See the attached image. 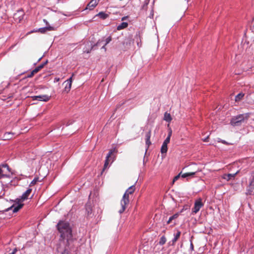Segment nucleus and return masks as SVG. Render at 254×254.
Masks as SVG:
<instances>
[{"label": "nucleus", "instance_id": "1", "mask_svg": "<svg viewBox=\"0 0 254 254\" xmlns=\"http://www.w3.org/2000/svg\"><path fill=\"white\" fill-rule=\"evenodd\" d=\"M57 228L61 233V237L63 238V240L60 242V245L62 244L64 245L65 243L68 244V245L65 246H69L70 249L71 247L69 246L73 241L72 238V231L71 229L67 222L60 221L57 224Z\"/></svg>", "mask_w": 254, "mask_h": 254}, {"label": "nucleus", "instance_id": "2", "mask_svg": "<svg viewBox=\"0 0 254 254\" xmlns=\"http://www.w3.org/2000/svg\"><path fill=\"white\" fill-rule=\"evenodd\" d=\"M32 189H28L23 194L21 195L20 198H17L14 203L9 207L5 209V211H8L9 210H12L13 212H17L23 206V201L27 199L31 192Z\"/></svg>", "mask_w": 254, "mask_h": 254}, {"label": "nucleus", "instance_id": "3", "mask_svg": "<svg viewBox=\"0 0 254 254\" xmlns=\"http://www.w3.org/2000/svg\"><path fill=\"white\" fill-rule=\"evenodd\" d=\"M135 190L134 186H131L128 188L124 193L121 200V208L119 210L120 214L123 213L126 210L127 205L129 203V194H132Z\"/></svg>", "mask_w": 254, "mask_h": 254}, {"label": "nucleus", "instance_id": "4", "mask_svg": "<svg viewBox=\"0 0 254 254\" xmlns=\"http://www.w3.org/2000/svg\"><path fill=\"white\" fill-rule=\"evenodd\" d=\"M250 115L251 113H247L234 116L232 118L230 124L233 126H239L248 120Z\"/></svg>", "mask_w": 254, "mask_h": 254}, {"label": "nucleus", "instance_id": "5", "mask_svg": "<svg viewBox=\"0 0 254 254\" xmlns=\"http://www.w3.org/2000/svg\"><path fill=\"white\" fill-rule=\"evenodd\" d=\"M203 205L201 198H199L196 199L194 202V206L192 209V214L197 213Z\"/></svg>", "mask_w": 254, "mask_h": 254}, {"label": "nucleus", "instance_id": "6", "mask_svg": "<svg viewBox=\"0 0 254 254\" xmlns=\"http://www.w3.org/2000/svg\"><path fill=\"white\" fill-rule=\"evenodd\" d=\"M5 170L8 171H9V168L8 165L5 164L0 166V179L4 177H7V175L4 174Z\"/></svg>", "mask_w": 254, "mask_h": 254}, {"label": "nucleus", "instance_id": "7", "mask_svg": "<svg viewBox=\"0 0 254 254\" xmlns=\"http://www.w3.org/2000/svg\"><path fill=\"white\" fill-rule=\"evenodd\" d=\"M33 100H37L39 101H45L47 102L49 101L50 99V97L46 95H39V96H34L32 97Z\"/></svg>", "mask_w": 254, "mask_h": 254}, {"label": "nucleus", "instance_id": "8", "mask_svg": "<svg viewBox=\"0 0 254 254\" xmlns=\"http://www.w3.org/2000/svg\"><path fill=\"white\" fill-rule=\"evenodd\" d=\"M98 0H91L87 5L85 9H89L90 10L93 9L98 4Z\"/></svg>", "mask_w": 254, "mask_h": 254}, {"label": "nucleus", "instance_id": "9", "mask_svg": "<svg viewBox=\"0 0 254 254\" xmlns=\"http://www.w3.org/2000/svg\"><path fill=\"white\" fill-rule=\"evenodd\" d=\"M112 41V37L111 36H108L106 38H103L101 40H99L96 43V45H99L102 43L104 42V44L105 45H107L108 44H109L111 41Z\"/></svg>", "mask_w": 254, "mask_h": 254}, {"label": "nucleus", "instance_id": "10", "mask_svg": "<svg viewBox=\"0 0 254 254\" xmlns=\"http://www.w3.org/2000/svg\"><path fill=\"white\" fill-rule=\"evenodd\" d=\"M74 75V74H72V76L67 79L64 82L66 83L64 89L66 91H69L71 88V83L72 81V77Z\"/></svg>", "mask_w": 254, "mask_h": 254}, {"label": "nucleus", "instance_id": "11", "mask_svg": "<svg viewBox=\"0 0 254 254\" xmlns=\"http://www.w3.org/2000/svg\"><path fill=\"white\" fill-rule=\"evenodd\" d=\"M114 152V149L111 150L109 151V153L107 154L106 158L105 161V164L104 165V170H105L108 167L109 163V161H110V158L111 157V155Z\"/></svg>", "mask_w": 254, "mask_h": 254}, {"label": "nucleus", "instance_id": "12", "mask_svg": "<svg viewBox=\"0 0 254 254\" xmlns=\"http://www.w3.org/2000/svg\"><path fill=\"white\" fill-rule=\"evenodd\" d=\"M55 29L52 26H47L45 27L40 28L38 29H36V32H39L41 33H44L46 32L47 31H51L54 30Z\"/></svg>", "mask_w": 254, "mask_h": 254}, {"label": "nucleus", "instance_id": "13", "mask_svg": "<svg viewBox=\"0 0 254 254\" xmlns=\"http://www.w3.org/2000/svg\"><path fill=\"white\" fill-rule=\"evenodd\" d=\"M181 232L178 231L176 234H174V238L173 239L171 242H170V244L171 245H174L175 243L177 241L181 236Z\"/></svg>", "mask_w": 254, "mask_h": 254}, {"label": "nucleus", "instance_id": "14", "mask_svg": "<svg viewBox=\"0 0 254 254\" xmlns=\"http://www.w3.org/2000/svg\"><path fill=\"white\" fill-rule=\"evenodd\" d=\"M238 171H237L236 173L234 174H224L222 176V178L227 180L229 181L232 178H234L236 175L238 174Z\"/></svg>", "mask_w": 254, "mask_h": 254}, {"label": "nucleus", "instance_id": "15", "mask_svg": "<svg viewBox=\"0 0 254 254\" xmlns=\"http://www.w3.org/2000/svg\"><path fill=\"white\" fill-rule=\"evenodd\" d=\"M70 250V249L69 246H65L64 251H62L60 247L58 248V252L61 253V254H69Z\"/></svg>", "mask_w": 254, "mask_h": 254}, {"label": "nucleus", "instance_id": "16", "mask_svg": "<svg viewBox=\"0 0 254 254\" xmlns=\"http://www.w3.org/2000/svg\"><path fill=\"white\" fill-rule=\"evenodd\" d=\"M151 137V131L149 130L145 134V140H146V145L147 146V148H148L149 145L151 144V141L150 140Z\"/></svg>", "mask_w": 254, "mask_h": 254}, {"label": "nucleus", "instance_id": "17", "mask_svg": "<svg viewBox=\"0 0 254 254\" xmlns=\"http://www.w3.org/2000/svg\"><path fill=\"white\" fill-rule=\"evenodd\" d=\"M249 187L254 189V171L251 174V177L249 179Z\"/></svg>", "mask_w": 254, "mask_h": 254}, {"label": "nucleus", "instance_id": "18", "mask_svg": "<svg viewBox=\"0 0 254 254\" xmlns=\"http://www.w3.org/2000/svg\"><path fill=\"white\" fill-rule=\"evenodd\" d=\"M48 63V61L45 62L44 64H42L39 65L38 66L36 67L33 71H32V74H34L35 73L38 72L40 69L43 68L44 66L47 64Z\"/></svg>", "mask_w": 254, "mask_h": 254}, {"label": "nucleus", "instance_id": "19", "mask_svg": "<svg viewBox=\"0 0 254 254\" xmlns=\"http://www.w3.org/2000/svg\"><path fill=\"white\" fill-rule=\"evenodd\" d=\"M13 135V133L11 132H5L3 134V139L4 140L10 139L11 138H12Z\"/></svg>", "mask_w": 254, "mask_h": 254}, {"label": "nucleus", "instance_id": "20", "mask_svg": "<svg viewBox=\"0 0 254 254\" xmlns=\"http://www.w3.org/2000/svg\"><path fill=\"white\" fill-rule=\"evenodd\" d=\"M128 26V23L126 22H123L117 26V30H121L127 28Z\"/></svg>", "mask_w": 254, "mask_h": 254}, {"label": "nucleus", "instance_id": "21", "mask_svg": "<svg viewBox=\"0 0 254 254\" xmlns=\"http://www.w3.org/2000/svg\"><path fill=\"white\" fill-rule=\"evenodd\" d=\"M172 119L170 114L168 113L167 112L165 113L164 116V120L165 121H166L168 123H170L171 121H172Z\"/></svg>", "mask_w": 254, "mask_h": 254}, {"label": "nucleus", "instance_id": "22", "mask_svg": "<svg viewBox=\"0 0 254 254\" xmlns=\"http://www.w3.org/2000/svg\"><path fill=\"white\" fill-rule=\"evenodd\" d=\"M179 216V213H177L175 214L174 215H172V216H171L169 218V220L167 221V224H170L172 221L173 220L177 219Z\"/></svg>", "mask_w": 254, "mask_h": 254}, {"label": "nucleus", "instance_id": "23", "mask_svg": "<svg viewBox=\"0 0 254 254\" xmlns=\"http://www.w3.org/2000/svg\"><path fill=\"white\" fill-rule=\"evenodd\" d=\"M97 15L100 17L101 18V19H105L106 18H107V17H109V14L106 13H105L104 12H99Z\"/></svg>", "mask_w": 254, "mask_h": 254}, {"label": "nucleus", "instance_id": "24", "mask_svg": "<svg viewBox=\"0 0 254 254\" xmlns=\"http://www.w3.org/2000/svg\"><path fill=\"white\" fill-rule=\"evenodd\" d=\"M195 174V172L186 173L183 174L181 176L182 178H185L188 177L193 176Z\"/></svg>", "mask_w": 254, "mask_h": 254}, {"label": "nucleus", "instance_id": "25", "mask_svg": "<svg viewBox=\"0 0 254 254\" xmlns=\"http://www.w3.org/2000/svg\"><path fill=\"white\" fill-rule=\"evenodd\" d=\"M168 147L167 145L163 143L161 148V152L162 153H166L167 152Z\"/></svg>", "mask_w": 254, "mask_h": 254}, {"label": "nucleus", "instance_id": "26", "mask_svg": "<svg viewBox=\"0 0 254 254\" xmlns=\"http://www.w3.org/2000/svg\"><path fill=\"white\" fill-rule=\"evenodd\" d=\"M135 37L136 38L137 45L138 47H141V43H140L141 39H140V33L139 32L136 34Z\"/></svg>", "mask_w": 254, "mask_h": 254}, {"label": "nucleus", "instance_id": "27", "mask_svg": "<svg viewBox=\"0 0 254 254\" xmlns=\"http://www.w3.org/2000/svg\"><path fill=\"white\" fill-rule=\"evenodd\" d=\"M244 96L243 93H239L235 97V101L238 102L240 101Z\"/></svg>", "mask_w": 254, "mask_h": 254}, {"label": "nucleus", "instance_id": "28", "mask_svg": "<svg viewBox=\"0 0 254 254\" xmlns=\"http://www.w3.org/2000/svg\"><path fill=\"white\" fill-rule=\"evenodd\" d=\"M254 190V189L251 188L249 186L248 188H247V191H246V194L247 195H252L253 194V191Z\"/></svg>", "mask_w": 254, "mask_h": 254}, {"label": "nucleus", "instance_id": "29", "mask_svg": "<svg viewBox=\"0 0 254 254\" xmlns=\"http://www.w3.org/2000/svg\"><path fill=\"white\" fill-rule=\"evenodd\" d=\"M166 242V238L164 236H163L160 238L159 243L160 245H163L164 244H165Z\"/></svg>", "mask_w": 254, "mask_h": 254}, {"label": "nucleus", "instance_id": "30", "mask_svg": "<svg viewBox=\"0 0 254 254\" xmlns=\"http://www.w3.org/2000/svg\"><path fill=\"white\" fill-rule=\"evenodd\" d=\"M86 210L87 212V214L89 215L92 212V208L90 205H86Z\"/></svg>", "mask_w": 254, "mask_h": 254}, {"label": "nucleus", "instance_id": "31", "mask_svg": "<svg viewBox=\"0 0 254 254\" xmlns=\"http://www.w3.org/2000/svg\"><path fill=\"white\" fill-rule=\"evenodd\" d=\"M170 138L169 136H167V138L165 139L163 143L168 145V144L170 142Z\"/></svg>", "mask_w": 254, "mask_h": 254}, {"label": "nucleus", "instance_id": "32", "mask_svg": "<svg viewBox=\"0 0 254 254\" xmlns=\"http://www.w3.org/2000/svg\"><path fill=\"white\" fill-rule=\"evenodd\" d=\"M60 13L66 16H70L73 15V13L71 12L68 13L67 14H65L63 12H60Z\"/></svg>", "mask_w": 254, "mask_h": 254}, {"label": "nucleus", "instance_id": "33", "mask_svg": "<svg viewBox=\"0 0 254 254\" xmlns=\"http://www.w3.org/2000/svg\"><path fill=\"white\" fill-rule=\"evenodd\" d=\"M37 179H34L30 183V186H32V185H34L36 184V183L37 182Z\"/></svg>", "mask_w": 254, "mask_h": 254}, {"label": "nucleus", "instance_id": "34", "mask_svg": "<svg viewBox=\"0 0 254 254\" xmlns=\"http://www.w3.org/2000/svg\"><path fill=\"white\" fill-rule=\"evenodd\" d=\"M190 249L191 251H192L194 250L193 245V244H192V243L191 242H190Z\"/></svg>", "mask_w": 254, "mask_h": 254}, {"label": "nucleus", "instance_id": "35", "mask_svg": "<svg viewBox=\"0 0 254 254\" xmlns=\"http://www.w3.org/2000/svg\"><path fill=\"white\" fill-rule=\"evenodd\" d=\"M172 130L171 129H170L169 130L168 136H169V137L171 138V136L172 135Z\"/></svg>", "mask_w": 254, "mask_h": 254}, {"label": "nucleus", "instance_id": "36", "mask_svg": "<svg viewBox=\"0 0 254 254\" xmlns=\"http://www.w3.org/2000/svg\"><path fill=\"white\" fill-rule=\"evenodd\" d=\"M17 249H16V248H15V249L13 250V251H12L11 253H9V254H15V253H16V252H17Z\"/></svg>", "mask_w": 254, "mask_h": 254}, {"label": "nucleus", "instance_id": "37", "mask_svg": "<svg viewBox=\"0 0 254 254\" xmlns=\"http://www.w3.org/2000/svg\"><path fill=\"white\" fill-rule=\"evenodd\" d=\"M180 177V174L176 176L173 180V182L177 181Z\"/></svg>", "mask_w": 254, "mask_h": 254}, {"label": "nucleus", "instance_id": "38", "mask_svg": "<svg viewBox=\"0 0 254 254\" xmlns=\"http://www.w3.org/2000/svg\"><path fill=\"white\" fill-rule=\"evenodd\" d=\"M92 49V48H91V49H90V50H84L83 52H84V53H90V51H91Z\"/></svg>", "mask_w": 254, "mask_h": 254}, {"label": "nucleus", "instance_id": "39", "mask_svg": "<svg viewBox=\"0 0 254 254\" xmlns=\"http://www.w3.org/2000/svg\"><path fill=\"white\" fill-rule=\"evenodd\" d=\"M106 45H105V44H104V45L102 47L101 49H104L105 50V51H106V48L105 47Z\"/></svg>", "mask_w": 254, "mask_h": 254}, {"label": "nucleus", "instance_id": "40", "mask_svg": "<svg viewBox=\"0 0 254 254\" xmlns=\"http://www.w3.org/2000/svg\"><path fill=\"white\" fill-rule=\"evenodd\" d=\"M127 18V16H124V17H123L122 18V21H124V20H126Z\"/></svg>", "mask_w": 254, "mask_h": 254}, {"label": "nucleus", "instance_id": "41", "mask_svg": "<svg viewBox=\"0 0 254 254\" xmlns=\"http://www.w3.org/2000/svg\"><path fill=\"white\" fill-rule=\"evenodd\" d=\"M221 142L224 143V144H226V142L225 140H222Z\"/></svg>", "mask_w": 254, "mask_h": 254}, {"label": "nucleus", "instance_id": "42", "mask_svg": "<svg viewBox=\"0 0 254 254\" xmlns=\"http://www.w3.org/2000/svg\"><path fill=\"white\" fill-rule=\"evenodd\" d=\"M55 80L56 81H59V78H56L55 79Z\"/></svg>", "mask_w": 254, "mask_h": 254}, {"label": "nucleus", "instance_id": "43", "mask_svg": "<svg viewBox=\"0 0 254 254\" xmlns=\"http://www.w3.org/2000/svg\"><path fill=\"white\" fill-rule=\"evenodd\" d=\"M34 74H32V72L31 73V74L28 76L29 77H32Z\"/></svg>", "mask_w": 254, "mask_h": 254}, {"label": "nucleus", "instance_id": "44", "mask_svg": "<svg viewBox=\"0 0 254 254\" xmlns=\"http://www.w3.org/2000/svg\"><path fill=\"white\" fill-rule=\"evenodd\" d=\"M44 22H45V23H46V24H47L48 22H47V21L46 20L44 19Z\"/></svg>", "mask_w": 254, "mask_h": 254}, {"label": "nucleus", "instance_id": "45", "mask_svg": "<svg viewBox=\"0 0 254 254\" xmlns=\"http://www.w3.org/2000/svg\"><path fill=\"white\" fill-rule=\"evenodd\" d=\"M36 30H34L33 31H31L30 32H29V33H32V32H36L35 31Z\"/></svg>", "mask_w": 254, "mask_h": 254}]
</instances>
